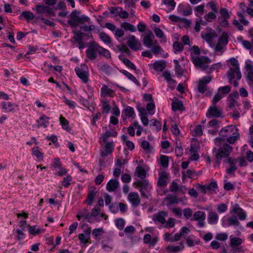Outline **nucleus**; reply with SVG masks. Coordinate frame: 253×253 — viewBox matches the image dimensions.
<instances>
[{"label": "nucleus", "mask_w": 253, "mask_h": 253, "mask_svg": "<svg viewBox=\"0 0 253 253\" xmlns=\"http://www.w3.org/2000/svg\"><path fill=\"white\" fill-rule=\"evenodd\" d=\"M111 106L108 101H105L102 107V113L108 114L110 111Z\"/></svg>", "instance_id": "53"}, {"label": "nucleus", "mask_w": 253, "mask_h": 253, "mask_svg": "<svg viewBox=\"0 0 253 253\" xmlns=\"http://www.w3.org/2000/svg\"><path fill=\"white\" fill-rule=\"evenodd\" d=\"M161 164L164 168H167L169 166L168 157L165 155H161L160 156Z\"/></svg>", "instance_id": "47"}, {"label": "nucleus", "mask_w": 253, "mask_h": 253, "mask_svg": "<svg viewBox=\"0 0 253 253\" xmlns=\"http://www.w3.org/2000/svg\"><path fill=\"white\" fill-rule=\"evenodd\" d=\"M218 91L223 94H227L231 91V87L229 85L221 86L218 88Z\"/></svg>", "instance_id": "52"}, {"label": "nucleus", "mask_w": 253, "mask_h": 253, "mask_svg": "<svg viewBox=\"0 0 253 253\" xmlns=\"http://www.w3.org/2000/svg\"><path fill=\"white\" fill-rule=\"evenodd\" d=\"M238 138H239V133L237 131H234L231 135L227 137L225 140H227V142L229 144H232L236 142Z\"/></svg>", "instance_id": "34"}, {"label": "nucleus", "mask_w": 253, "mask_h": 253, "mask_svg": "<svg viewBox=\"0 0 253 253\" xmlns=\"http://www.w3.org/2000/svg\"><path fill=\"white\" fill-rule=\"evenodd\" d=\"M166 199L168 200L169 202L168 204H167V206H169L170 205L178 204L179 202H181V200H178L177 198V196L175 195H173L171 194L168 195L166 198Z\"/></svg>", "instance_id": "30"}, {"label": "nucleus", "mask_w": 253, "mask_h": 253, "mask_svg": "<svg viewBox=\"0 0 253 253\" xmlns=\"http://www.w3.org/2000/svg\"><path fill=\"white\" fill-rule=\"evenodd\" d=\"M100 40L106 44L111 43V39L110 37L104 32H101L99 34Z\"/></svg>", "instance_id": "41"}, {"label": "nucleus", "mask_w": 253, "mask_h": 253, "mask_svg": "<svg viewBox=\"0 0 253 253\" xmlns=\"http://www.w3.org/2000/svg\"><path fill=\"white\" fill-rule=\"evenodd\" d=\"M119 59L122 60L123 63L125 64L126 66L127 67H128L130 69H131L132 70H136V66L135 65L131 62L128 59L126 58H123L121 56H119Z\"/></svg>", "instance_id": "37"}, {"label": "nucleus", "mask_w": 253, "mask_h": 253, "mask_svg": "<svg viewBox=\"0 0 253 253\" xmlns=\"http://www.w3.org/2000/svg\"><path fill=\"white\" fill-rule=\"evenodd\" d=\"M230 246L232 248H234L235 247H239L242 243V239L239 237L232 238V237L230 236Z\"/></svg>", "instance_id": "29"}, {"label": "nucleus", "mask_w": 253, "mask_h": 253, "mask_svg": "<svg viewBox=\"0 0 253 253\" xmlns=\"http://www.w3.org/2000/svg\"><path fill=\"white\" fill-rule=\"evenodd\" d=\"M77 217L78 220H81V218H84V220H86L88 222H91L90 218L91 215L90 213L88 212L87 209H84L83 211L78 212V214L77 215Z\"/></svg>", "instance_id": "20"}, {"label": "nucleus", "mask_w": 253, "mask_h": 253, "mask_svg": "<svg viewBox=\"0 0 253 253\" xmlns=\"http://www.w3.org/2000/svg\"><path fill=\"white\" fill-rule=\"evenodd\" d=\"M165 227L169 228L173 227L175 225V219L173 218H169L168 220L165 223Z\"/></svg>", "instance_id": "56"}, {"label": "nucleus", "mask_w": 253, "mask_h": 253, "mask_svg": "<svg viewBox=\"0 0 253 253\" xmlns=\"http://www.w3.org/2000/svg\"><path fill=\"white\" fill-rule=\"evenodd\" d=\"M60 124L62 126V127L63 129L66 130L67 131H70L71 130L69 127V121L62 116L60 117Z\"/></svg>", "instance_id": "36"}, {"label": "nucleus", "mask_w": 253, "mask_h": 253, "mask_svg": "<svg viewBox=\"0 0 253 253\" xmlns=\"http://www.w3.org/2000/svg\"><path fill=\"white\" fill-rule=\"evenodd\" d=\"M88 44V48L85 51L86 57L90 60H93L97 58V53L99 54L101 46L94 41L89 42Z\"/></svg>", "instance_id": "3"}, {"label": "nucleus", "mask_w": 253, "mask_h": 253, "mask_svg": "<svg viewBox=\"0 0 253 253\" xmlns=\"http://www.w3.org/2000/svg\"><path fill=\"white\" fill-rule=\"evenodd\" d=\"M163 2L166 5L170 7V10L174 9L176 3L174 0H163Z\"/></svg>", "instance_id": "55"}, {"label": "nucleus", "mask_w": 253, "mask_h": 253, "mask_svg": "<svg viewBox=\"0 0 253 253\" xmlns=\"http://www.w3.org/2000/svg\"><path fill=\"white\" fill-rule=\"evenodd\" d=\"M218 215L215 211H210L208 213V221L210 224H214L217 223Z\"/></svg>", "instance_id": "21"}, {"label": "nucleus", "mask_w": 253, "mask_h": 253, "mask_svg": "<svg viewBox=\"0 0 253 253\" xmlns=\"http://www.w3.org/2000/svg\"><path fill=\"white\" fill-rule=\"evenodd\" d=\"M39 147H36L32 149L33 154L37 158L42 160L43 158V154L39 151Z\"/></svg>", "instance_id": "46"}, {"label": "nucleus", "mask_w": 253, "mask_h": 253, "mask_svg": "<svg viewBox=\"0 0 253 253\" xmlns=\"http://www.w3.org/2000/svg\"><path fill=\"white\" fill-rule=\"evenodd\" d=\"M80 14L81 11L77 9L74 10L70 14L69 17L70 19L67 21V23L71 28L78 27V22L80 18V16L79 15Z\"/></svg>", "instance_id": "6"}, {"label": "nucleus", "mask_w": 253, "mask_h": 253, "mask_svg": "<svg viewBox=\"0 0 253 253\" xmlns=\"http://www.w3.org/2000/svg\"><path fill=\"white\" fill-rule=\"evenodd\" d=\"M119 185V181L117 179L110 180L106 185V190L109 192L114 191Z\"/></svg>", "instance_id": "18"}, {"label": "nucleus", "mask_w": 253, "mask_h": 253, "mask_svg": "<svg viewBox=\"0 0 253 253\" xmlns=\"http://www.w3.org/2000/svg\"><path fill=\"white\" fill-rule=\"evenodd\" d=\"M97 192H98L95 190V187H94L93 189L88 191L86 199L85 201L88 206H91L92 204Z\"/></svg>", "instance_id": "15"}, {"label": "nucleus", "mask_w": 253, "mask_h": 253, "mask_svg": "<svg viewBox=\"0 0 253 253\" xmlns=\"http://www.w3.org/2000/svg\"><path fill=\"white\" fill-rule=\"evenodd\" d=\"M172 110L173 111L177 110L182 111L184 109L183 104L181 101H172L171 103Z\"/></svg>", "instance_id": "28"}, {"label": "nucleus", "mask_w": 253, "mask_h": 253, "mask_svg": "<svg viewBox=\"0 0 253 253\" xmlns=\"http://www.w3.org/2000/svg\"><path fill=\"white\" fill-rule=\"evenodd\" d=\"M183 212L184 216L187 219H189L192 216L193 212L192 210L189 208L184 209L183 211Z\"/></svg>", "instance_id": "59"}, {"label": "nucleus", "mask_w": 253, "mask_h": 253, "mask_svg": "<svg viewBox=\"0 0 253 253\" xmlns=\"http://www.w3.org/2000/svg\"><path fill=\"white\" fill-rule=\"evenodd\" d=\"M153 69L159 72L163 71L166 67V62L165 60H161L156 61L153 64Z\"/></svg>", "instance_id": "19"}, {"label": "nucleus", "mask_w": 253, "mask_h": 253, "mask_svg": "<svg viewBox=\"0 0 253 253\" xmlns=\"http://www.w3.org/2000/svg\"><path fill=\"white\" fill-rule=\"evenodd\" d=\"M154 38L153 34L150 31L149 34L143 37V44L147 47H151L154 44L153 40Z\"/></svg>", "instance_id": "14"}, {"label": "nucleus", "mask_w": 253, "mask_h": 253, "mask_svg": "<svg viewBox=\"0 0 253 253\" xmlns=\"http://www.w3.org/2000/svg\"><path fill=\"white\" fill-rule=\"evenodd\" d=\"M206 84L204 83L202 81H200L198 85V90L201 93H204L206 90L207 88Z\"/></svg>", "instance_id": "48"}, {"label": "nucleus", "mask_w": 253, "mask_h": 253, "mask_svg": "<svg viewBox=\"0 0 253 253\" xmlns=\"http://www.w3.org/2000/svg\"><path fill=\"white\" fill-rule=\"evenodd\" d=\"M151 124L150 126H155L156 127V130L157 131H159L161 129V123L157 121V120L152 119L150 121Z\"/></svg>", "instance_id": "57"}, {"label": "nucleus", "mask_w": 253, "mask_h": 253, "mask_svg": "<svg viewBox=\"0 0 253 253\" xmlns=\"http://www.w3.org/2000/svg\"><path fill=\"white\" fill-rule=\"evenodd\" d=\"M104 231L103 228H95L92 231V235L95 237V239L100 235L103 234Z\"/></svg>", "instance_id": "60"}, {"label": "nucleus", "mask_w": 253, "mask_h": 253, "mask_svg": "<svg viewBox=\"0 0 253 253\" xmlns=\"http://www.w3.org/2000/svg\"><path fill=\"white\" fill-rule=\"evenodd\" d=\"M228 235L226 233H218L216 235L215 238L220 241H224L227 239Z\"/></svg>", "instance_id": "64"}, {"label": "nucleus", "mask_w": 253, "mask_h": 253, "mask_svg": "<svg viewBox=\"0 0 253 253\" xmlns=\"http://www.w3.org/2000/svg\"><path fill=\"white\" fill-rule=\"evenodd\" d=\"M136 185V188L139 189V191H142V189L146 190V188L150 187L149 186L148 180H138L133 183Z\"/></svg>", "instance_id": "23"}, {"label": "nucleus", "mask_w": 253, "mask_h": 253, "mask_svg": "<svg viewBox=\"0 0 253 253\" xmlns=\"http://www.w3.org/2000/svg\"><path fill=\"white\" fill-rule=\"evenodd\" d=\"M235 131H237L238 129L235 126L232 125L223 127L220 131L219 136L216 137L215 140L219 142H223L227 137L231 135Z\"/></svg>", "instance_id": "4"}, {"label": "nucleus", "mask_w": 253, "mask_h": 253, "mask_svg": "<svg viewBox=\"0 0 253 253\" xmlns=\"http://www.w3.org/2000/svg\"><path fill=\"white\" fill-rule=\"evenodd\" d=\"M78 238L82 244H86L89 243L90 239L86 237L84 234L80 233L78 235Z\"/></svg>", "instance_id": "54"}, {"label": "nucleus", "mask_w": 253, "mask_h": 253, "mask_svg": "<svg viewBox=\"0 0 253 253\" xmlns=\"http://www.w3.org/2000/svg\"><path fill=\"white\" fill-rule=\"evenodd\" d=\"M206 219V213L202 211H196L193 216L192 218L191 219L192 221H197L202 219L205 220Z\"/></svg>", "instance_id": "27"}, {"label": "nucleus", "mask_w": 253, "mask_h": 253, "mask_svg": "<svg viewBox=\"0 0 253 253\" xmlns=\"http://www.w3.org/2000/svg\"><path fill=\"white\" fill-rule=\"evenodd\" d=\"M230 64L235 67V68H230L227 72V78L229 79L230 84L232 83L233 80L235 79V73L237 74V80H239L242 77V74L240 70L238 61L233 57L229 59Z\"/></svg>", "instance_id": "2"}, {"label": "nucleus", "mask_w": 253, "mask_h": 253, "mask_svg": "<svg viewBox=\"0 0 253 253\" xmlns=\"http://www.w3.org/2000/svg\"><path fill=\"white\" fill-rule=\"evenodd\" d=\"M100 52L99 53V54L102 55L103 56L107 58H111V53L110 51L104 48V47H102L100 48Z\"/></svg>", "instance_id": "58"}, {"label": "nucleus", "mask_w": 253, "mask_h": 253, "mask_svg": "<svg viewBox=\"0 0 253 253\" xmlns=\"http://www.w3.org/2000/svg\"><path fill=\"white\" fill-rule=\"evenodd\" d=\"M127 45L129 48L134 51H137L140 49L141 44L138 42L133 35H130L126 42Z\"/></svg>", "instance_id": "11"}, {"label": "nucleus", "mask_w": 253, "mask_h": 253, "mask_svg": "<svg viewBox=\"0 0 253 253\" xmlns=\"http://www.w3.org/2000/svg\"><path fill=\"white\" fill-rule=\"evenodd\" d=\"M222 115V111L219 110L217 106H210L208 111L206 113V116L208 118H219L221 117L223 118V116H221Z\"/></svg>", "instance_id": "9"}, {"label": "nucleus", "mask_w": 253, "mask_h": 253, "mask_svg": "<svg viewBox=\"0 0 253 253\" xmlns=\"http://www.w3.org/2000/svg\"><path fill=\"white\" fill-rule=\"evenodd\" d=\"M86 67L85 65H82V68L76 67L75 71L78 77L82 81L83 83L86 84L88 81V73L83 69V67Z\"/></svg>", "instance_id": "8"}, {"label": "nucleus", "mask_w": 253, "mask_h": 253, "mask_svg": "<svg viewBox=\"0 0 253 253\" xmlns=\"http://www.w3.org/2000/svg\"><path fill=\"white\" fill-rule=\"evenodd\" d=\"M121 27L126 31H129L131 32H135L136 29L135 27L128 22H124L121 24Z\"/></svg>", "instance_id": "38"}, {"label": "nucleus", "mask_w": 253, "mask_h": 253, "mask_svg": "<svg viewBox=\"0 0 253 253\" xmlns=\"http://www.w3.org/2000/svg\"><path fill=\"white\" fill-rule=\"evenodd\" d=\"M118 135L117 131L114 130H107L102 134V138L104 143L108 142L107 141L108 138L110 136L116 137Z\"/></svg>", "instance_id": "24"}, {"label": "nucleus", "mask_w": 253, "mask_h": 253, "mask_svg": "<svg viewBox=\"0 0 253 253\" xmlns=\"http://www.w3.org/2000/svg\"><path fill=\"white\" fill-rule=\"evenodd\" d=\"M101 92L104 95H108L113 97L115 95L114 91L109 88L107 85H104L101 88Z\"/></svg>", "instance_id": "31"}, {"label": "nucleus", "mask_w": 253, "mask_h": 253, "mask_svg": "<svg viewBox=\"0 0 253 253\" xmlns=\"http://www.w3.org/2000/svg\"><path fill=\"white\" fill-rule=\"evenodd\" d=\"M219 12L222 16L221 17L225 18L226 19H229L230 18V15L227 9L225 8H221Z\"/></svg>", "instance_id": "63"}, {"label": "nucleus", "mask_w": 253, "mask_h": 253, "mask_svg": "<svg viewBox=\"0 0 253 253\" xmlns=\"http://www.w3.org/2000/svg\"><path fill=\"white\" fill-rule=\"evenodd\" d=\"M163 76L168 81V82H171L172 83H176V81L173 80L171 77V74L169 71H166L163 73Z\"/></svg>", "instance_id": "50"}, {"label": "nucleus", "mask_w": 253, "mask_h": 253, "mask_svg": "<svg viewBox=\"0 0 253 253\" xmlns=\"http://www.w3.org/2000/svg\"><path fill=\"white\" fill-rule=\"evenodd\" d=\"M28 231L31 234L35 236L40 233L41 228L39 227H37V225L31 226L29 225Z\"/></svg>", "instance_id": "42"}, {"label": "nucleus", "mask_w": 253, "mask_h": 253, "mask_svg": "<svg viewBox=\"0 0 253 253\" xmlns=\"http://www.w3.org/2000/svg\"><path fill=\"white\" fill-rule=\"evenodd\" d=\"M72 180V177L70 175H67L66 177L63 178L62 184L64 187H68L71 184L70 181Z\"/></svg>", "instance_id": "49"}, {"label": "nucleus", "mask_w": 253, "mask_h": 253, "mask_svg": "<svg viewBox=\"0 0 253 253\" xmlns=\"http://www.w3.org/2000/svg\"><path fill=\"white\" fill-rule=\"evenodd\" d=\"M192 62L196 67H199L204 71L208 69L209 66L205 65V63H211V59L207 57L202 56L201 57H192Z\"/></svg>", "instance_id": "5"}, {"label": "nucleus", "mask_w": 253, "mask_h": 253, "mask_svg": "<svg viewBox=\"0 0 253 253\" xmlns=\"http://www.w3.org/2000/svg\"><path fill=\"white\" fill-rule=\"evenodd\" d=\"M115 224H116V226L117 227V228L119 230H122L124 228V226L125 224V221L122 218H117L115 220Z\"/></svg>", "instance_id": "45"}, {"label": "nucleus", "mask_w": 253, "mask_h": 253, "mask_svg": "<svg viewBox=\"0 0 253 253\" xmlns=\"http://www.w3.org/2000/svg\"><path fill=\"white\" fill-rule=\"evenodd\" d=\"M73 33L74 34V39L77 42L83 41L84 36H89L88 34L83 33L81 31L74 30Z\"/></svg>", "instance_id": "25"}, {"label": "nucleus", "mask_w": 253, "mask_h": 253, "mask_svg": "<svg viewBox=\"0 0 253 253\" xmlns=\"http://www.w3.org/2000/svg\"><path fill=\"white\" fill-rule=\"evenodd\" d=\"M2 108L5 110L6 112H8L12 111L14 110L15 107H17V105L12 104L10 102L7 103H2Z\"/></svg>", "instance_id": "32"}, {"label": "nucleus", "mask_w": 253, "mask_h": 253, "mask_svg": "<svg viewBox=\"0 0 253 253\" xmlns=\"http://www.w3.org/2000/svg\"><path fill=\"white\" fill-rule=\"evenodd\" d=\"M173 48L174 52L176 54L177 52H181L183 51L184 45L181 42L175 41L173 43Z\"/></svg>", "instance_id": "35"}, {"label": "nucleus", "mask_w": 253, "mask_h": 253, "mask_svg": "<svg viewBox=\"0 0 253 253\" xmlns=\"http://www.w3.org/2000/svg\"><path fill=\"white\" fill-rule=\"evenodd\" d=\"M228 35L226 32H223L218 38V42L215 47V51H220L223 48V45H226L228 42Z\"/></svg>", "instance_id": "7"}, {"label": "nucleus", "mask_w": 253, "mask_h": 253, "mask_svg": "<svg viewBox=\"0 0 253 253\" xmlns=\"http://www.w3.org/2000/svg\"><path fill=\"white\" fill-rule=\"evenodd\" d=\"M45 5L38 4L36 6V12L40 14H42L45 12Z\"/></svg>", "instance_id": "61"}, {"label": "nucleus", "mask_w": 253, "mask_h": 253, "mask_svg": "<svg viewBox=\"0 0 253 253\" xmlns=\"http://www.w3.org/2000/svg\"><path fill=\"white\" fill-rule=\"evenodd\" d=\"M104 150L101 152L100 155L102 157H105L111 154L114 150L113 142H106Z\"/></svg>", "instance_id": "16"}, {"label": "nucleus", "mask_w": 253, "mask_h": 253, "mask_svg": "<svg viewBox=\"0 0 253 253\" xmlns=\"http://www.w3.org/2000/svg\"><path fill=\"white\" fill-rule=\"evenodd\" d=\"M222 225L223 226H238L240 225V222L238 220L237 217L235 215H233L229 217L227 219V222L225 223L224 221H222Z\"/></svg>", "instance_id": "17"}, {"label": "nucleus", "mask_w": 253, "mask_h": 253, "mask_svg": "<svg viewBox=\"0 0 253 253\" xmlns=\"http://www.w3.org/2000/svg\"><path fill=\"white\" fill-rule=\"evenodd\" d=\"M169 178V173L165 171L159 173V178L157 181V185L160 187H166L168 183V180Z\"/></svg>", "instance_id": "10"}, {"label": "nucleus", "mask_w": 253, "mask_h": 253, "mask_svg": "<svg viewBox=\"0 0 253 253\" xmlns=\"http://www.w3.org/2000/svg\"><path fill=\"white\" fill-rule=\"evenodd\" d=\"M221 143L220 142L219 149L214 147L212 149V152L215 157V163L217 165H220L222 160L225 162L224 159L229 157L233 150V148L229 144L224 143L221 145Z\"/></svg>", "instance_id": "1"}, {"label": "nucleus", "mask_w": 253, "mask_h": 253, "mask_svg": "<svg viewBox=\"0 0 253 253\" xmlns=\"http://www.w3.org/2000/svg\"><path fill=\"white\" fill-rule=\"evenodd\" d=\"M176 155L178 157L182 156L183 154V149L180 139H176V148L175 150Z\"/></svg>", "instance_id": "26"}, {"label": "nucleus", "mask_w": 253, "mask_h": 253, "mask_svg": "<svg viewBox=\"0 0 253 253\" xmlns=\"http://www.w3.org/2000/svg\"><path fill=\"white\" fill-rule=\"evenodd\" d=\"M90 19L88 16L85 15H82L80 16V18L78 22V26L80 24H84L85 22L90 23Z\"/></svg>", "instance_id": "51"}, {"label": "nucleus", "mask_w": 253, "mask_h": 253, "mask_svg": "<svg viewBox=\"0 0 253 253\" xmlns=\"http://www.w3.org/2000/svg\"><path fill=\"white\" fill-rule=\"evenodd\" d=\"M49 118L44 115H42L39 120L37 121L38 127H46L49 124Z\"/></svg>", "instance_id": "22"}, {"label": "nucleus", "mask_w": 253, "mask_h": 253, "mask_svg": "<svg viewBox=\"0 0 253 253\" xmlns=\"http://www.w3.org/2000/svg\"><path fill=\"white\" fill-rule=\"evenodd\" d=\"M128 200L133 207H137L140 203L138 194L136 192H130L128 195Z\"/></svg>", "instance_id": "13"}, {"label": "nucleus", "mask_w": 253, "mask_h": 253, "mask_svg": "<svg viewBox=\"0 0 253 253\" xmlns=\"http://www.w3.org/2000/svg\"><path fill=\"white\" fill-rule=\"evenodd\" d=\"M35 16L32 12L29 11H25L22 12L20 16V18L22 19V18H25L29 21L31 20L34 19Z\"/></svg>", "instance_id": "33"}, {"label": "nucleus", "mask_w": 253, "mask_h": 253, "mask_svg": "<svg viewBox=\"0 0 253 253\" xmlns=\"http://www.w3.org/2000/svg\"><path fill=\"white\" fill-rule=\"evenodd\" d=\"M136 172L137 173V176L142 179H144L146 176V172L145 169L141 167L138 166L136 169Z\"/></svg>", "instance_id": "43"}, {"label": "nucleus", "mask_w": 253, "mask_h": 253, "mask_svg": "<svg viewBox=\"0 0 253 253\" xmlns=\"http://www.w3.org/2000/svg\"><path fill=\"white\" fill-rule=\"evenodd\" d=\"M168 213L167 211H159L158 212L155 213L152 216V220L154 222L158 221L161 224L166 223L165 217H167Z\"/></svg>", "instance_id": "12"}, {"label": "nucleus", "mask_w": 253, "mask_h": 253, "mask_svg": "<svg viewBox=\"0 0 253 253\" xmlns=\"http://www.w3.org/2000/svg\"><path fill=\"white\" fill-rule=\"evenodd\" d=\"M126 116L130 118L135 115L134 110L132 107L127 106L124 110Z\"/></svg>", "instance_id": "44"}, {"label": "nucleus", "mask_w": 253, "mask_h": 253, "mask_svg": "<svg viewBox=\"0 0 253 253\" xmlns=\"http://www.w3.org/2000/svg\"><path fill=\"white\" fill-rule=\"evenodd\" d=\"M173 62L174 63V69L176 74L179 76H182L184 73V70L181 68V66L179 65L178 61L176 59L173 60Z\"/></svg>", "instance_id": "39"}, {"label": "nucleus", "mask_w": 253, "mask_h": 253, "mask_svg": "<svg viewBox=\"0 0 253 253\" xmlns=\"http://www.w3.org/2000/svg\"><path fill=\"white\" fill-rule=\"evenodd\" d=\"M109 210L113 213H116L119 211L118 204L112 203L109 207Z\"/></svg>", "instance_id": "62"}, {"label": "nucleus", "mask_w": 253, "mask_h": 253, "mask_svg": "<svg viewBox=\"0 0 253 253\" xmlns=\"http://www.w3.org/2000/svg\"><path fill=\"white\" fill-rule=\"evenodd\" d=\"M99 70L109 75L112 72L113 69L109 64H104L100 67Z\"/></svg>", "instance_id": "40"}]
</instances>
